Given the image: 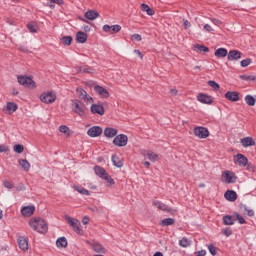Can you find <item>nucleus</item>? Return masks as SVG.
I'll list each match as a JSON object with an SVG mask.
<instances>
[{
	"label": "nucleus",
	"instance_id": "obj_20",
	"mask_svg": "<svg viewBox=\"0 0 256 256\" xmlns=\"http://www.w3.org/2000/svg\"><path fill=\"white\" fill-rule=\"evenodd\" d=\"M117 133H119V131L115 128L107 127L104 129V135L109 139H113V137H117Z\"/></svg>",
	"mask_w": 256,
	"mask_h": 256
},
{
	"label": "nucleus",
	"instance_id": "obj_58",
	"mask_svg": "<svg viewBox=\"0 0 256 256\" xmlns=\"http://www.w3.org/2000/svg\"><path fill=\"white\" fill-rule=\"evenodd\" d=\"M183 25L185 29H189V27H191V22H189V20L184 19Z\"/></svg>",
	"mask_w": 256,
	"mask_h": 256
},
{
	"label": "nucleus",
	"instance_id": "obj_17",
	"mask_svg": "<svg viewBox=\"0 0 256 256\" xmlns=\"http://www.w3.org/2000/svg\"><path fill=\"white\" fill-rule=\"evenodd\" d=\"M241 55L243 54L237 50H230L227 55V59L228 61H239V59H241Z\"/></svg>",
	"mask_w": 256,
	"mask_h": 256
},
{
	"label": "nucleus",
	"instance_id": "obj_38",
	"mask_svg": "<svg viewBox=\"0 0 256 256\" xmlns=\"http://www.w3.org/2000/svg\"><path fill=\"white\" fill-rule=\"evenodd\" d=\"M60 43H62V45H71V43H73V37L71 36H63L61 39H60Z\"/></svg>",
	"mask_w": 256,
	"mask_h": 256
},
{
	"label": "nucleus",
	"instance_id": "obj_3",
	"mask_svg": "<svg viewBox=\"0 0 256 256\" xmlns=\"http://www.w3.org/2000/svg\"><path fill=\"white\" fill-rule=\"evenodd\" d=\"M94 172L96 175H98V177H101V179H104L105 181H107L109 185H115V180H113V178H111L107 173V171L101 168V166H95Z\"/></svg>",
	"mask_w": 256,
	"mask_h": 256
},
{
	"label": "nucleus",
	"instance_id": "obj_51",
	"mask_svg": "<svg viewBox=\"0 0 256 256\" xmlns=\"http://www.w3.org/2000/svg\"><path fill=\"white\" fill-rule=\"evenodd\" d=\"M241 67H249L251 65V59L247 58L240 62Z\"/></svg>",
	"mask_w": 256,
	"mask_h": 256
},
{
	"label": "nucleus",
	"instance_id": "obj_42",
	"mask_svg": "<svg viewBox=\"0 0 256 256\" xmlns=\"http://www.w3.org/2000/svg\"><path fill=\"white\" fill-rule=\"evenodd\" d=\"M28 30L30 31V33H37V31H39V26H37L35 23H29L27 25Z\"/></svg>",
	"mask_w": 256,
	"mask_h": 256
},
{
	"label": "nucleus",
	"instance_id": "obj_7",
	"mask_svg": "<svg viewBox=\"0 0 256 256\" xmlns=\"http://www.w3.org/2000/svg\"><path fill=\"white\" fill-rule=\"evenodd\" d=\"M19 85H23V87H28L29 89H35L37 87L35 85V81L27 76H18Z\"/></svg>",
	"mask_w": 256,
	"mask_h": 256
},
{
	"label": "nucleus",
	"instance_id": "obj_19",
	"mask_svg": "<svg viewBox=\"0 0 256 256\" xmlns=\"http://www.w3.org/2000/svg\"><path fill=\"white\" fill-rule=\"evenodd\" d=\"M33 213H35V206H24L21 209V214L23 215V217H31V215H33Z\"/></svg>",
	"mask_w": 256,
	"mask_h": 256
},
{
	"label": "nucleus",
	"instance_id": "obj_54",
	"mask_svg": "<svg viewBox=\"0 0 256 256\" xmlns=\"http://www.w3.org/2000/svg\"><path fill=\"white\" fill-rule=\"evenodd\" d=\"M204 31H206L207 33H213L214 29L213 27H211V25L209 24H205L203 27Z\"/></svg>",
	"mask_w": 256,
	"mask_h": 256
},
{
	"label": "nucleus",
	"instance_id": "obj_45",
	"mask_svg": "<svg viewBox=\"0 0 256 256\" xmlns=\"http://www.w3.org/2000/svg\"><path fill=\"white\" fill-rule=\"evenodd\" d=\"M14 151L15 153H23L25 151V147L21 144L14 145Z\"/></svg>",
	"mask_w": 256,
	"mask_h": 256
},
{
	"label": "nucleus",
	"instance_id": "obj_62",
	"mask_svg": "<svg viewBox=\"0 0 256 256\" xmlns=\"http://www.w3.org/2000/svg\"><path fill=\"white\" fill-rule=\"evenodd\" d=\"M246 167H247V170H248V171H254V170H255V166H253V164H251V163H249V162H248V164L246 165Z\"/></svg>",
	"mask_w": 256,
	"mask_h": 256
},
{
	"label": "nucleus",
	"instance_id": "obj_60",
	"mask_svg": "<svg viewBox=\"0 0 256 256\" xmlns=\"http://www.w3.org/2000/svg\"><path fill=\"white\" fill-rule=\"evenodd\" d=\"M16 191H25V185L23 183L18 184Z\"/></svg>",
	"mask_w": 256,
	"mask_h": 256
},
{
	"label": "nucleus",
	"instance_id": "obj_32",
	"mask_svg": "<svg viewBox=\"0 0 256 256\" xmlns=\"http://www.w3.org/2000/svg\"><path fill=\"white\" fill-rule=\"evenodd\" d=\"M215 57L218 58H223V57H227L228 52L227 49L225 48H218L215 52H214Z\"/></svg>",
	"mask_w": 256,
	"mask_h": 256
},
{
	"label": "nucleus",
	"instance_id": "obj_34",
	"mask_svg": "<svg viewBox=\"0 0 256 256\" xmlns=\"http://www.w3.org/2000/svg\"><path fill=\"white\" fill-rule=\"evenodd\" d=\"M111 159L114 167H118V169H121V167H123V161H121L118 156L112 155Z\"/></svg>",
	"mask_w": 256,
	"mask_h": 256
},
{
	"label": "nucleus",
	"instance_id": "obj_53",
	"mask_svg": "<svg viewBox=\"0 0 256 256\" xmlns=\"http://www.w3.org/2000/svg\"><path fill=\"white\" fill-rule=\"evenodd\" d=\"M210 21L213 23V25H216L217 27H221L223 25V22L217 18H210Z\"/></svg>",
	"mask_w": 256,
	"mask_h": 256
},
{
	"label": "nucleus",
	"instance_id": "obj_55",
	"mask_svg": "<svg viewBox=\"0 0 256 256\" xmlns=\"http://www.w3.org/2000/svg\"><path fill=\"white\" fill-rule=\"evenodd\" d=\"M223 233L226 237H230V235H233V230H231V228H226L223 230Z\"/></svg>",
	"mask_w": 256,
	"mask_h": 256
},
{
	"label": "nucleus",
	"instance_id": "obj_46",
	"mask_svg": "<svg viewBox=\"0 0 256 256\" xmlns=\"http://www.w3.org/2000/svg\"><path fill=\"white\" fill-rule=\"evenodd\" d=\"M2 184H3V187L8 189V191H11V189H13V183L9 180H4Z\"/></svg>",
	"mask_w": 256,
	"mask_h": 256
},
{
	"label": "nucleus",
	"instance_id": "obj_25",
	"mask_svg": "<svg viewBox=\"0 0 256 256\" xmlns=\"http://www.w3.org/2000/svg\"><path fill=\"white\" fill-rule=\"evenodd\" d=\"M241 144L243 147H253L255 146V140L251 137H245L241 140Z\"/></svg>",
	"mask_w": 256,
	"mask_h": 256
},
{
	"label": "nucleus",
	"instance_id": "obj_5",
	"mask_svg": "<svg viewBox=\"0 0 256 256\" xmlns=\"http://www.w3.org/2000/svg\"><path fill=\"white\" fill-rule=\"evenodd\" d=\"M40 101L46 103L47 105L55 103L57 101V95L53 91L44 92L40 95Z\"/></svg>",
	"mask_w": 256,
	"mask_h": 256
},
{
	"label": "nucleus",
	"instance_id": "obj_18",
	"mask_svg": "<svg viewBox=\"0 0 256 256\" xmlns=\"http://www.w3.org/2000/svg\"><path fill=\"white\" fill-rule=\"evenodd\" d=\"M153 206L157 207V209H160V211H165L166 213H173V209H171L169 206L162 202L154 201Z\"/></svg>",
	"mask_w": 256,
	"mask_h": 256
},
{
	"label": "nucleus",
	"instance_id": "obj_22",
	"mask_svg": "<svg viewBox=\"0 0 256 256\" xmlns=\"http://www.w3.org/2000/svg\"><path fill=\"white\" fill-rule=\"evenodd\" d=\"M18 245L22 251H28L29 249V242L23 236L18 238Z\"/></svg>",
	"mask_w": 256,
	"mask_h": 256
},
{
	"label": "nucleus",
	"instance_id": "obj_1",
	"mask_svg": "<svg viewBox=\"0 0 256 256\" xmlns=\"http://www.w3.org/2000/svg\"><path fill=\"white\" fill-rule=\"evenodd\" d=\"M29 226L33 231H36V233H40L42 235H45L47 231H49V226L47 225V222L43 220L41 217H35L29 220Z\"/></svg>",
	"mask_w": 256,
	"mask_h": 256
},
{
	"label": "nucleus",
	"instance_id": "obj_21",
	"mask_svg": "<svg viewBox=\"0 0 256 256\" xmlns=\"http://www.w3.org/2000/svg\"><path fill=\"white\" fill-rule=\"evenodd\" d=\"M225 99L232 102L239 101V92L228 91L225 94Z\"/></svg>",
	"mask_w": 256,
	"mask_h": 256
},
{
	"label": "nucleus",
	"instance_id": "obj_57",
	"mask_svg": "<svg viewBox=\"0 0 256 256\" xmlns=\"http://www.w3.org/2000/svg\"><path fill=\"white\" fill-rule=\"evenodd\" d=\"M132 41H141V35L140 34H133L131 37Z\"/></svg>",
	"mask_w": 256,
	"mask_h": 256
},
{
	"label": "nucleus",
	"instance_id": "obj_40",
	"mask_svg": "<svg viewBox=\"0 0 256 256\" xmlns=\"http://www.w3.org/2000/svg\"><path fill=\"white\" fill-rule=\"evenodd\" d=\"M175 220L173 218H165L161 221L162 227H169V225H174Z\"/></svg>",
	"mask_w": 256,
	"mask_h": 256
},
{
	"label": "nucleus",
	"instance_id": "obj_30",
	"mask_svg": "<svg viewBox=\"0 0 256 256\" xmlns=\"http://www.w3.org/2000/svg\"><path fill=\"white\" fill-rule=\"evenodd\" d=\"M76 41L78 43H86L87 42V34L85 32H77L76 34Z\"/></svg>",
	"mask_w": 256,
	"mask_h": 256
},
{
	"label": "nucleus",
	"instance_id": "obj_64",
	"mask_svg": "<svg viewBox=\"0 0 256 256\" xmlns=\"http://www.w3.org/2000/svg\"><path fill=\"white\" fill-rule=\"evenodd\" d=\"M82 223H83V225H89V217L85 216V217L82 219Z\"/></svg>",
	"mask_w": 256,
	"mask_h": 256
},
{
	"label": "nucleus",
	"instance_id": "obj_31",
	"mask_svg": "<svg viewBox=\"0 0 256 256\" xmlns=\"http://www.w3.org/2000/svg\"><path fill=\"white\" fill-rule=\"evenodd\" d=\"M194 51H196V53H209V48L201 44H196L194 45Z\"/></svg>",
	"mask_w": 256,
	"mask_h": 256
},
{
	"label": "nucleus",
	"instance_id": "obj_43",
	"mask_svg": "<svg viewBox=\"0 0 256 256\" xmlns=\"http://www.w3.org/2000/svg\"><path fill=\"white\" fill-rule=\"evenodd\" d=\"M75 191H78L81 195H90L89 190L81 187V186H74Z\"/></svg>",
	"mask_w": 256,
	"mask_h": 256
},
{
	"label": "nucleus",
	"instance_id": "obj_2",
	"mask_svg": "<svg viewBox=\"0 0 256 256\" xmlns=\"http://www.w3.org/2000/svg\"><path fill=\"white\" fill-rule=\"evenodd\" d=\"M71 109L73 113L79 115V117H83L85 113H87V106H85V103L81 102L79 99L71 100Z\"/></svg>",
	"mask_w": 256,
	"mask_h": 256
},
{
	"label": "nucleus",
	"instance_id": "obj_4",
	"mask_svg": "<svg viewBox=\"0 0 256 256\" xmlns=\"http://www.w3.org/2000/svg\"><path fill=\"white\" fill-rule=\"evenodd\" d=\"M76 95L78 99H81L86 103V105H89V103H93V97H91L87 91H85L83 88L78 87L76 88Z\"/></svg>",
	"mask_w": 256,
	"mask_h": 256
},
{
	"label": "nucleus",
	"instance_id": "obj_52",
	"mask_svg": "<svg viewBox=\"0 0 256 256\" xmlns=\"http://www.w3.org/2000/svg\"><path fill=\"white\" fill-rule=\"evenodd\" d=\"M79 73H93V68H89V67H84V68H80L78 69Z\"/></svg>",
	"mask_w": 256,
	"mask_h": 256
},
{
	"label": "nucleus",
	"instance_id": "obj_48",
	"mask_svg": "<svg viewBox=\"0 0 256 256\" xmlns=\"http://www.w3.org/2000/svg\"><path fill=\"white\" fill-rule=\"evenodd\" d=\"M208 85L214 89V91H219V84L213 80L208 81Z\"/></svg>",
	"mask_w": 256,
	"mask_h": 256
},
{
	"label": "nucleus",
	"instance_id": "obj_9",
	"mask_svg": "<svg viewBox=\"0 0 256 256\" xmlns=\"http://www.w3.org/2000/svg\"><path fill=\"white\" fill-rule=\"evenodd\" d=\"M194 135L198 137V139H207V137H209V129L203 126H197L194 128Z\"/></svg>",
	"mask_w": 256,
	"mask_h": 256
},
{
	"label": "nucleus",
	"instance_id": "obj_39",
	"mask_svg": "<svg viewBox=\"0 0 256 256\" xmlns=\"http://www.w3.org/2000/svg\"><path fill=\"white\" fill-rule=\"evenodd\" d=\"M59 131L60 133L66 135V137H71V129H69V127H67L66 125H61L59 127Z\"/></svg>",
	"mask_w": 256,
	"mask_h": 256
},
{
	"label": "nucleus",
	"instance_id": "obj_59",
	"mask_svg": "<svg viewBox=\"0 0 256 256\" xmlns=\"http://www.w3.org/2000/svg\"><path fill=\"white\" fill-rule=\"evenodd\" d=\"M103 31L105 32V33H111V26L110 25H104L103 26Z\"/></svg>",
	"mask_w": 256,
	"mask_h": 256
},
{
	"label": "nucleus",
	"instance_id": "obj_24",
	"mask_svg": "<svg viewBox=\"0 0 256 256\" xmlns=\"http://www.w3.org/2000/svg\"><path fill=\"white\" fill-rule=\"evenodd\" d=\"M240 209L243 211L244 215H248V217L255 216V211H253L251 208H248V206L245 204H240Z\"/></svg>",
	"mask_w": 256,
	"mask_h": 256
},
{
	"label": "nucleus",
	"instance_id": "obj_16",
	"mask_svg": "<svg viewBox=\"0 0 256 256\" xmlns=\"http://www.w3.org/2000/svg\"><path fill=\"white\" fill-rule=\"evenodd\" d=\"M197 99L200 103H204V105H211V103H213V97L207 94L200 93Z\"/></svg>",
	"mask_w": 256,
	"mask_h": 256
},
{
	"label": "nucleus",
	"instance_id": "obj_29",
	"mask_svg": "<svg viewBox=\"0 0 256 256\" xmlns=\"http://www.w3.org/2000/svg\"><path fill=\"white\" fill-rule=\"evenodd\" d=\"M235 214L233 216L231 215H226L223 217V223L224 225H235Z\"/></svg>",
	"mask_w": 256,
	"mask_h": 256
},
{
	"label": "nucleus",
	"instance_id": "obj_11",
	"mask_svg": "<svg viewBox=\"0 0 256 256\" xmlns=\"http://www.w3.org/2000/svg\"><path fill=\"white\" fill-rule=\"evenodd\" d=\"M249 159L243 154H237L234 156L235 165H239V167H247Z\"/></svg>",
	"mask_w": 256,
	"mask_h": 256
},
{
	"label": "nucleus",
	"instance_id": "obj_37",
	"mask_svg": "<svg viewBox=\"0 0 256 256\" xmlns=\"http://www.w3.org/2000/svg\"><path fill=\"white\" fill-rule=\"evenodd\" d=\"M180 247H191V240H189L187 237H183L181 240H179Z\"/></svg>",
	"mask_w": 256,
	"mask_h": 256
},
{
	"label": "nucleus",
	"instance_id": "obj_14",
	"mask_svg": "<svg viewBox=\"0 0 256 256\" xmlns=\"http://www.w3.org/2000/svg\"><path fill=\"white\" fill-rule=\"evenodd\" d=\"M88 245H91L93 251H95V253H107V250L105 249V247H103V245H101V243L99 242H93L91 243L90 241H87Z\"/></svg>",
	"mask_w": 256,
	"mask_h": 256
},
{
	"label": "nucleus",
	"instance_id": "obj_10",
	"mask_svg": "<svg viewBox=\"0 0 256 256\" xmlns=\"http://www.w3.org/2000/svg\"><path fill=\"white\" fill-rule=\"evenodd\" d=\"M222 180L225 181V183H236L237 176H235V173L226 170L222 173Z\"/></svg>",
	"mask_w": 256,
	"mask_h": 256
},
{
	"label": "nucleus",
	"instance_id": "obj_8",
	"mask_svg": "<svg viewBox=\"0 0 256 256\" xmlns=\"http://www.w3.org/2000/svg\"><path fill=\"white\" fill-rule=\"evenodd\" d=\"M128 141H129V138L127 137V135L119 134L115 136L112 143L116 147H126Z\"/></svg>",
	"mask_w": 256,
	"mask_h": 256
},
{
	"label": "nucleus",
	"instance_id": "obj_28",
	"mask_svg": "<svg viewBox=\"0 0 256 256\" xmlns=\"http://www.w3.org/2000/svg\"><path fill=\"white\" fill-rule=\"evenodd\" d=\"M144 157H147L149 161H152L153 163H155V161H159V155L151 151L145 152Z\"/></svg>",
	"mask_w": 256,
	"mask_h": 256
},
{
	"label": "nucleus",
	"instance_id": "obj_13",
	"mask_svg": "<svg viewBox=\"0 0 256 256\" xmlns=\"http://www.w3.org/2000/svg\"><path fill=\"white\" fill-rule=\"evenodd\" d=\"M94 91H95L100 97H102V99H108V97H109V91H107V89H105L103 86L95 85V86H94Z\"/></svg>",
	"mask_w": 256,
	"mask_h": 256
},
{
	"label": "nucleus",
	"instance_id": "obj_61",
	"mask_svg": "<svg viewBox=\"0 0 256 256\" xmlns=\"http://www.w3.org/2000/svg\"><path fill=\"white\" fill-rule=\"evenodd\" d=\"M206 255H207V251L205 250H200L196 252V256H206Z\"/></svg>",
	"mask_w": 256,
	"mask_h": 256
},
{
	"label": "nucleus",
	"instance_id": "obj_27",
	"mask_svg": "<svg viewBox=\"0 0 256 256\" xmlns=\"http://www.w3.org/2000/svg\"><path fill=\"white\" fill-rule=\"evenodd\" d=\"M18 163H19L21 169H23V171L27 172L31 169V164L26 159H20V160H18Z\"/></svg>",
	"mask_w": 256,
	"mask_h": 256
},
{
	"label": "nucleus",
	"instance_id": "obj_50",
	"mask_svg": "<svg viewBox=\"0 0 256 256\" xmlns=\"http://www.w3.org/2000/svg\"><path fill=\"white\" fill-rule=\"evenodd\" d=\"M209 253H211L213 256L217 255V247L213 244L208 245Z\"/></svg>",
	"mask_w": 256,
	"mask_h": 256
},
{
	"label": "nucleus",
	"instance_id": "obj_35",
	"mask_svg": "<svg viewBox=\"0 0 256 256\" xmlns=\"http://www.w3.org/2000/svg\"><path fill=\"white\" fill-rule=\"evenodd\" d=\"M6 109L7 111H9V114L11 115V113H15V111H17L18 107H17V104L13 102H8L6 104Z\"/></svg>",
	"mask_w": 256,
	"mask_h": 256
},
{
	"label": "nucleus",
	"instance_id": "obj_36",
	"mask_svg": "<svg viewBox=\"0 0 256 256\" xmlns=\"http://www.w3.org/2000/svg\"><path fill=\"white\" fill-rule=\"evenodd\" d=\"M244 99L249 107H255L256 99L252 95H246Z\"/></svg>",
	"mask_w": 256,
	"mask_h": 256
},
{
	"label": "nucleus",
	"instance_id": "obj_44",
	"mask_svg": "<svg viewBox=\"0 0 256 256\" xmlns=\"http://www.w3.org/2000/svg\"><path fill=\"white\" fill-rule=\"evenodd\" d=\"M239 77L242 81H256V76L254 75H240Z\"/></svg>",
	"mask_w": 256,
	"mask_h": 256
},
{
	"label": "nucleus",
	"instance_id": "obj_63",
	"mask_svg": "<svg viewBox=\"0 0 256 256\" xmlns=\"http://www.w3.org/2000/svg\"><path fill=\"white\" fill-rule=\"evenodd\" d=\"M177 93H178L177 89L175 88L170 89V95H172L173 97H175Z\"/></svg>",
	"mask_w": 256,
	"mask_h": 256
},
{
	"label": "nucleus",
	"instance_id": "obj_41",
	"mask_svg": "<svg viewBox=\"0 0 256 256\" xmlns=\"http://www.w3.org/2000/svg\"><path fill=\"white\" fill-rule=\"evenodd\" d=\"M56 245L57 247H63V248L67 247V238L65 237L58 238L56 241Z\"/></svg>",
	"mask_w": 256,
	"mask_h": 256
},
{
	"label": "nucleus",
	"instance_id": "obj_15",
	"mask_svg": "<svg viewBox=\"0 0 256 256\" xmlns=\"http://www.w3.org/2000/svg\"><path fill=\"white\" fill-rule=\"evenodd\" d=\"M90 111L94 115H105V108L103 107V105L92 104Z\"/></svg>",
	"mask_w": 256,
	"mask_h": 256
},
{
	"label": "nucleus",
	"instance_id": "obj_49",
	"mask_svg": "<svg viewBox=\"0 0 256 256\" xmlns=\"http://www.w3.org/2000/svg\"><path fill=\"white\" fill-rule=\"evenodd\" d=\"M234 219H236L240 225H244L245 223V218H243V216L239 215L238 213L234 214Z\"/></svg>",
	"mask_w": 256,
	"mask_h": 256
},
{
	"label": "nucleus",
	"instance_id": "obj_47",
	"mask_svg": "<svg viewBox=\"0 0 256 256\" xmlns=\"http://www.w3.org/2000/svg\"><path fill=\"white\" fill-rule=\"evenodd\" d=\"M111 31L110 34L113 35V33H119L121 31V26L120 25H112L110 26Z\"/></svg>",
	"mask_w": 256,
	"mask_h": 256
},
{
	"label": "nucleus",
	"instance_id": "obj_56",
	"mask_svg": "<svg viewBox=\"0 0 256 256\" xmlns=\"http://www.w3.org/2000/svg\"><path fill=\"white\" fill-rule=\"evenodd\" d=\"M9 151V147L5 145H0V153H7Z\"/></svg>",
	"mask_w": 256,
	"mask_h": 256
},
{
	"label": "nucleus",
	"instance_id": "obj_6",
	"mask_svg": "<svg viewBox=\"0 0 256 256\" xmlns=\"http://www.w3.org/2000/svg\"><path fill=\"white\" fill-rule=\"evenodd\" d=\"M65 220L69 225L72 227V229L78 233V235H81L83 233V230L81 229V223L77 219L71 218V216H65Z\"/></svg>",
	"mask_w": 256,
	"mask_h": 256
},
{
	"label": "nucleus",
	"instance_id": "obj_23",
	"mask_svg": "<svg viewBox=\"0 0 256 256\" xmlns=\"http://www.w3.org/2000/svg\"><path fill=\"white\" fill-rule=\"evenodd\" d=\"M224 197L227 199V201H237V192L233 190H227L224 194Z\"/></svg>",
	"mask_w": 256,
	"mask_h": 256
},
{
	"label": "nucleus",
	"instance_id": "obj_12",
	"mask_svg": "<svg viewBox=\"0 0 256 256\" xmlns=\"http://www.w3.org/2000/svg\"><path fill=\"white\" fill-rule=\"evenodd\" d=\"M101 135H103V128L100 126H93L87 131L88 137H101Z\"/></svg>",
	"mask_w": 256,
	"mask_h": 256
},
{
	"label": "nucleus",
	"instance_id": "obj_26",
	"mask_svg": "<svg viewBox=\"0 0 256 256\" xmlns=\"http://www.w3.org/2000/svg\"><path fill=\"white\" fill-rule=\"evenodd\" d=\"M85 17H86V19H89V21H95V19H97V17H99V14L95 10H88L85 13Z\"/></svg>",
	"mask_w": 256,
	"mask_h": 256
},
{
	"label": "nucleus",
	"instance_id": "obj_33",
	"mask_svg": "<svg viewBox=\"0 0 256 256\" xmlns=\"http://www.w3.org/2000/svg\"><path fill=\"white\" fill-rule=\"evenodd\" d=\"M141 10L144 11V13H147V15H155V10H153L151 7H149V5L143 3L141 4Z\"/></svg>",
	"mask_w": 256,
	"mask_h": 256
}]
</instances>
